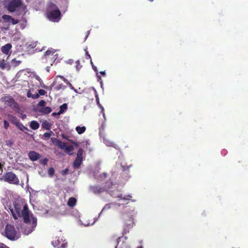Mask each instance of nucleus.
I'll list each match as a JSON object with an SVG mask.
<instances>
[{
	"instance_id": "obj_1",
	"label": "nucleus",
	"mask_w": 248,
	"mask_h": 248,
	"mask_svg": "<svg viewBox=\"0 0 248 248\" xmlns=\"http://www.w3.org/2000/svg\"><path fill=\"white\" fill-rule=\"evenodd\" d=\"M13 203L14 208L10 207L13 217L15 219H17L19 217L23 218L24 222L26 224L24 232L26 234H29L36 228L37 219L32 214H30L27 204H21V202H13Z\"/></svg>"
},
{
	"instance_id": "obj_2",
	"label": "nucleus",
	"mask_w": 248,
	"mask_h": 248,
	"mask_svg": "<svg viewBox=\"0 0 248 248\" xmlns=\"http://www.w3.org/2000/svg\"><path fill=\"white\" fill-rule=\"evenodd\" d=\"M46 14L49 20L55 21L57 19L60 18L61 12L56 4L50 2L47 4Z\"/></svg>"
},
{
	"instance_id": "obj_3",
	"label": "nucleus",
	"mask_w": 248,
	"mask_h": 248,
	"mask_svg": "<svg viewBox=\"0 0 248 248\" xmlns=\"http://www.w3.org/2000/svg\"><path fill=\"white\" fill-rule=\"evenodd\" d=\"M58 56L59 55L56 51L53 48H50L46 51L42 57V60L44 62L52 66L55 62L56 63L59 62L60 59L58 58Z\"/></svg>"
},
{
	"instance_id": "obj_4",
	"label": "nucleus",
	"mask_w": 248,
	"mask_h": 248,
	"mask_svg": "<svg viewBox=\"0 0 248 248\" xmlns=\"http://www.w3.org/2000/svg\"><path fill=\"white\" fill-rule=\"evenodd\" d=\"M5 236L11 240H15L19 238L17 231L14 225L7 224L4 229Z\"/></svg>"
},
{
	"instance_id": "obj_5",
	"label": "nucleus",
	"mask_w": 248,
	"mask_h": 248,
	"mask_svg": "<svg viewBox=\"0 0 248 248\" xmlns=\"http://www.w3.org/2000/svg\"><path fill=\"white\" fill-rule=\"evenodd\" d=\"M3 179L10 184L18 185L19 179L16 175L12 171L6 172L3 175Z\"/></svg>"
},
{
	"instance_id": "obj_6",
	"label": "nucleus",
	"mask_w": 248,
	"mask_h": 248,
	"mask_svg": "<svg viewBox=\"0 0 248 248\" xmlns=\"http://www.w3.org/2000/svg\"><path fill=\"white\" fill-rule=\"evenodd\" d=\"M2 101L4 102L5 105L13 109L18 108V105L14 98L10 96H5L1 98Z\"/></svg>"
},
{
	"instance_id": "obj_7",
	"label": "nucleus",
	"mask_w": 248,
	"mask_h": 248,
	"mask_svg": "<svg viewBox=\"0 0 248 248\" xmlns=\"http://www.w3.org/2000/svg\"><path fill=\"white\" fill-rule=\"evenodd\" d=\"M21 4V0H12L8 3L7 9L9 12H14L16 9L19 8Z\"/></svg>"
},
{
	"instance_id": "obj_8",
	"label": "nucleus",
	"mask_w": 248,
	"mask_h": 248,
	"mask_svg": "<svg viewBox=\"0 0 248 248\" xmlns=\"http://www.w3.org/2000/svg\"><path fill=\"white\" fill-rule=\"evenodd\" d=\"M52 244L56 248H66L67 243L60 237H55L52 241Z\"/></svg>"
},
{
	"instance_id": "obj_9",
	"label": "nucleus",
	"mask_w": 248,
	"mask_h": 248,
	"mask_svg": "<svg viewBox=\"0 0 248 248\" xmlns=\"http://www.w3.org/2000/svg\"><path fill=\"white\" fill-rule=\"evenodd\" d=\"M77 202H66V204H62L60 206V210L62 212L66 213L70 211L75 206Z\"/></svg>"
},
{
	"instance_id": "obj_10",
	"label": "nucleus",
	"mask_w": 248,
	"mask_h": 248,
	"mask_svg": "<svg viewBox=\"0 0 248 248\" xmlns=\"http://www.w3.org/2000/svg\"><path fill=\"white\" fill-rule=\"evenodd\" d=\"M80 221L84 226H88L94 224L95 221L94 218L89 216H84L80 219Z\"/></svg>"
},
{
	"instance_id": "obj_11",
	"label": "nucleus",
	"mask_w": 248,
	"mask_h": 248,
	"mask_svg": "<svg viewBox=\"0 0 248 248\" xmlns=\"http://www.w3.org/2000/svg\"><path fill=\"white\" fill-rule=\"evenodd\" d=\"M92 192L95 194H99L106 191V188L98 186H93L90 187Z\"/></svg>"
},
{
	"instance_id": "obj_12",
	"label": "nucleus",
	"mask_w": 248,
	"mask_h": 248,
	"mask_svg": "<svg viewBox=\"0 0 248 248\" xmlns=\"http://www.w3.org/2000/svg\"><path fill=\"white\" fill-rule=\"evenodd\" d=\"M51 141L55 145L59 147L62 149L64 150L66 147V143L65 142H62L61 140L57 138H51Z\"/></svg>"
},
{
	"instance_id": "obj_13",
	"label": "nucleus",
	"mask_w": 248,
	"mask_h": 248,
	"mask_svg": "<svg viewBox=\"0 0 248 248\" xmlns=\"http://www.w3.org/2000/svg\"><path fill=\"white\" fill-rule=\"evenodd\" d=\"M29 157L31 161H34L39 158L40 155L36 152L31 151L29 153Z\"/></svg>"
},
{
	"instance_id": "obj_14",
	"label": "nucleus",
	"mask_w": 248,
	"mask_h": 248,
	"mask_svg": "<svg viewBox=\"0 0 248 248\" xmlns=\"http://www.w3.org/2000/svg\"><path fill=\"white\" fill-rule=\"evenodd\" d=\"M11 48L12 45L8 43L1 47V51L3 54L7 55Z\"/></svg>"
},
{
	"instance_id": "obj_15",
	"label": "nucleus",
	"mask_w": 248,
	"mask_h": 248,
	"mask_svg": "<svg viewBox=\"0 0 248 248\" xmlns=\"http://www.w3.org/2000/svg\"><path fill=\"white\" fill-rule=\"evenodd\" d=\"M112 196L114 197H118V198H119L120 200H127V201H130V200H132V196H130V195H127V196H124V197H123V195L122 194H115L114 193L112 195Z\"/></svg>"
},
{
	"instance_id": "obj_16",
	"label": "nucleus",
	"mask_w": 248,
	"mask_h": 248,
	"mask_svg": "<svg viewBox=\"0 0 248 248\" xmlns=\"http://www.w3.org/2000/svg\"><path fill=\"white\" fill-rule=\"evenodd\" d=\"M104 143L108 146L112 147L116 149H119V147L117 144H115L113 142L108 140H105Z\"/></svg>"
},
{
	"instance_id": "obj_17",
	"label": "nucleus",
	"mask_w": 248,
	"mask_h": 248,
	"mask_svg": "<svg viewBox=\"0 0 248 248\" xmlns=\"http://www.w3.org/2000/svg\"><path fill=\"white\" fill-rule=\"evenodd\" d=\"M82 159H77L76 158L74 160L73 166L75 169H78L80 167L81 164H82Z\"/></svg>"
},
{
	"instance_id": "obj_18",
	"label": "nucleus",
	"mask_w": 248,
	"mask_h": 248,
	"mask_svg": "<svg viewBox=\"0 0 248 248\" xmlns=\"http://www.w3.org/2000/svg\"><path fill=\"white\" fill-rule=\"evenodd\" d=\"M30 127L33 130H37L39 127V124L37 122L32 121L31 122Z\"/></svg>"
},
{
	"instance_id": "obj_19",
	"label": "nucleus",
	"mask_w": 248,
	"mask_h": 248,
	"mask_svg": "<svg viewBox=\"0 0 248 248\" xmlns=\"http://www.w3.org/2000/svg\"><path fill=\"white\" fill-rule=\"evenodd\" d=\"M67 109V105L66 103H64L61 105L60 107V110L57 114H62L66 109Z\"/></svg>"
},
{
	"instance_id": "obj_20",
	"label": "nucleus",
	"mask_w": 248,
	"mask_h": 248,
	"mask_svg": "<svg viewBox=\"0 0 248 248\" xmlns=\"http://www.w3.org/2000/svg\"><path fill=\"white\" fill-rule=\"evenodd\" d=\"M42 127L46 130H50L51 128V124L47 121L43 122L42 124Z\"/></svg>"
},
{
	"instance_id": "obj_21",
	"label": "nucleus",
	"mask_w": 248,
	"mask_h": 248,
	"mask_svg": "<svg viewBox=\"0 0 248 248\" xmlns=\"http://www.w3.org/2000/svg\"><path fill=\"white\" fill-rule=\"evenodd\" d=\"M86 129L85 126L80 127L79 126H78L76 127V130L79 134L83 133L85 131Z\"/></svg>"
},
{
	"instance_id": "obj_22",
	"label": "nucleus",
	"mask_w": 248,
	"mask_h": 248,
	"mask_svg": "<svg viewBox=\"0 0 248 248\" xmlns=\"http://www.w3.org/2000/svg\"><path fill=\"white\" fill-rule=\"evenodd\" d=\"M65 152L69 155H72L74 150V148L72 145L67 146L66 145V147L64 148Z\"/></svg>"
},
{
	"instance_id": "obj_23",
	"label": "nucleus",
	"mask_w": 248,
	"mask_h": 248,
	"mask_svg": "<svg viewBox=\"0 0 248 248\" xmlns=\"http://www.w3.org/2000/svg\"><path fill=\"white\" fill-rule=\"evenodd\" d=\"M51 108L48 107H45L41 108V111L44 114H48L51 111Z\"/></svg>"
},
{
	"instance_id": "obj_24",
	"label": "nucleus",
	"mask_w": 248,
	"mask_h": 248,
	"mask_svg": "<svg viewBox=\"0 0 248 248\" xmlns=\"http://www.w3.org/2000/svg\"><path fill=\"white\" fill-rule=\"evenodd\" d=\"M84 153V151L82 149H79L77 153V157L76 158L77 159H81L83 160V155Z\"/></svg>"
},
{
	"instance_id": "obj_25",
	"label": "nucleus",
	"mask_w": 248,
	"mask_h": 248,
	"mask_svg": "<svg viewBox=\"0 0 248 248\" xmlns=\"http://www.w3.org/2000/svg\"><path fill=\"white\" fill-rule=\"evenodd\" d=\"M16 125L17 127L22 131H23L24 130H26L27 131H30V130L27 127H25L21 123H18L17 124H16Z\"/></svg>"
},
{
	"instance_id": "obj_26",
	"label": "nucleus",
	"mask_w": 248,
	"mask_h": 248,
	"mask_svg": "<svg viewBox=\"0 0 248 248\" xmlns=\"http://www.w3.org/2000/svg\"><path fill=\"white\" fill-rule=\"evenodd\" d=\"M21 63V61L19 60H16V59H14L11 61V63L13 66L16 67L19 65Z\"/></svg>"
},
{
	"instance_id": "obj_27",
	"label": "nucleus",
	"mask_w": 248,
	"mask_h": 248,
	"mask_svg": "<svg viewBox=\"0 0 248 248\" xmlns=\"http://www.w3.org/2000/svg\"><path fill=\"white\" fill-rule=\"evenodd\" d=\"M27 96L28 97H31L33 99H37L39 97V94L38 93L32 94L30 92H28L27 93Z\"/></svg>"
},
{
	"instance_id": "obj_28",
	"label": "nucleus",
	"mask_w": 248,
	"mask_h": 248,
	"mask_svg": "<svg viewBox=\"0 0 248 248\" xmlns=\"http://www.w3.org/2000/svg\"><path fill=\"white\" fill-rule=\"evenodd\" d=\"M81 67H82V65L80 64L79 61L77 60L76 62L75 68H76L77 71H79L81 69Z\"/></svg>"
},
{
	"instance_id": "obj_29",
	"label": "nucleus",
	"mask_w": 248,
	"mask_h": 248,
	"mask_svg": "<svg viewBox=\"0 0 248 248\" xmlns=\"http://www.w3.org/2000/svg\"><path fill=\"white\" fill-rule=\"evenodd\" d=\"M54 169L52 167L49 168L48 170V173L49 175L51 177H52L54 175Z\"/></svg>"
},
{
	"instance_id": "obj_30",
	"label": "nucleus",
	"mask_w": 248,
	"mask_h": 248,
	"mask_svg": "<svg viewBox=\"0 0 248 248\" xmlns=\"http://www.w3.org/2000/svg\"><path fill=\"white\" fill-rule=\"evenodd\" d=\"M2 18L5 20V21H10V19L11 18V16L9 15H4L2 16Z\"/></svg>"
},
{
	"instance_id": "obj_31",
	"label": "nucleus",
	"mask_w": 248,
	"mask_h": 248,
	"mask_svg": "<svg viewBox=\"0 0 248 248\" xmlns=\"http://www.w3.org/2000/svg\"><path fill=\"white\" fill-rule=\"evenodd\" d=\"M52 134H53L52 131H50V132H46L44 134L43 136L45 138L48 139L51 137Z\"/></svg>"
},
{
	"instance_id": "obj_32",
	"label": "nucleus",
	"mask_w": 248,
	"mask_h": 248,
	"mask_svg": "<svg viewBox=\"0 0 248 248\" xmlns=\"http://www.w3.org/2000/svg\"><path fill=\"white\" fill-rule=\"evenodd\" d=\"M6 67V63L3 60L2 61L0 62V68L1 69H4Z\"/></svg>"
},
{
	"instance_id": "obj_33",
	"label": "nucleus",
	"mask_w": 248,
	"mask_h": 248,
	"mask_svg": "<svg viewBox=\"0 0 248 248\" xmlns=\"http://www.w3.org/2000/svg\"><path fill=\"white\" fill-rule=\"evenodd\" d=\"M10 21H11L13 25H16L18 23L19 20L17 19H15L11 17Z\"/></svg>"
},
{
	"instance_id": "obj_34",
	"label": "nucleus",
	"mask_w": 248,
	"mask_h": 248,
	"mask_svg": "<svg viewBox=\"0 0 248 248\" xmlns=\"http://www.w3.org/2000/svg\"><path fill=\"white\" fill-rule=\"evenodd\" d=\"M46 92L45 90L43 89H40L38 91V94L41 95H44L46 93Z\"/></svg>"
},
{
	"instance_id": "obj_35",
	"label": "nucleus",
	"mask_w": 248,
	"mask_h": 248,
	"mask_svg": "<svg viewBox=\"0 0 248 248\" xmlns=\"http://www.w3.org/2000/svg\"><path fill=\"white\" fill-rule=\"evenodd\" d=\"M46 102H45V101L42 100L39 102L38 106L43 107L44 106L46 105Z\"/></svg>"
},
{
	"instance_id": "obj_36",
	"label": "nucleus",
	"mask_w": 248,
	"mask_h": 248,
	"mask_svg": "<svg viewBox=\"0 0 248 248\" xmlns=\"http://www.w3.org/2000/svg\"><path fill=\"white\" fill-rule=\"evenodd\" d=\"M4 126L5 129H7L9 126V123L6 120H4Z\"/></svg>"
},
{
	"instance_id": "obj_37",
	"label": "nucleus",
	"mask_w": 248,
	"mask_h": 248,
	"mask_svg": "<svg viewBox=\"0 0 248 248\" xmlns=\"http://www.w3.org/2000/svg\"><path fill=\"white\" fill-rule=\"evenodd\" d=\"M68 169L66 168L65 170H63L62 171V174L63 175H65L68 173Z\"/></svg>"
},
{
	"instance_id": "obj_38",
	"label": "nucleus",
	"mask_w": 248,
	"mask_h": 248,
	"mask_svg": "<svg viewBox=\"0 0 248 248\" xmlns=\"http://www.w3.org/2000/svg\"><path fill=\"white\" fill-rule=\"evenodd\" d=\"M76 199L74 197H71L69 199L68 202H76Z\"/></svg>"
},
{
	"instance_id": "obj_39",
	"label": "nucleus",
	"mask_w": 248,
	"mask_h": 248,
	"mask_svg": "<svg viewBox=\"0 0 248 248\" xmlns=\"http://www.w3.org/2000/svg\"><path fill=\"white\" fill-rule=\"evenodd\" d=\"M74 62V61L72 59H69L66 62V63L69 64H72Z\"/></svg>"
},
{
	"instance_id": "obj_40",
	"label": "nucleus",
	"mask_w": 248,
	"mask_h": 248,
	"mask_svg": "<svg viewBox=\"0 0 248 248\" xmlns=\"http://www.w3.org/2000/svg\"><path fill=\"white\" fill-rule=\"evenodd\" d=\"M62 87H64V86L62 84H59L58 86L56 87V89L57 90H59L61 89H62Z\"/></svg>"
},
{
	"instance_id": "obj_41",
	"label": "nucleus",
	"mask_w": 248,
	"mask_h": 248,
	"mask_svg": "<svg viewBox=\"0 0 248 248\" xmlns=\"http://www.w3.org/2000/svg\"><path fill=\"white\" fill-rule=\"evenodd\" d=\"M98 104H99L100 108H101L102 113H103V115L104 116V115H105V113L104 112V109L103 107L100 104H99V102L98 103Z\"/></svg>"
},
{
	"instance_id": "obj_42",
	"label": "nucleus",
	"mask_w": 248,
	"mask_h": 248,
	"mask_svg": "<svg viewBox=\"0 0 248 248\" xmlns=\"http://www.w3.org/2000/svg\"><path fill=\"white\" fill-rule=\"evenodd\" d=\"M91 63L92 64V66H93V69L94 70V71L95 72H97V68L96 66H94L93 65V62H92V60H91Z\"/></svg>"
},
{
	"instance_id": "obj_43",
	"label": "nucleus",
	"mask_w": 248,
	"mask_h": 248,
	"mask_svg": "<svg viewBox=\"0 0 248 248\" xmlns=\"http://www.w3.org/2000/svg\"><path fill=\"white\" fill-rule=\"evenodd\" d=\"M47 159L46 158H45L42 161V164H44V165H46V164L47 162Z\"/></svg>"
},
{
	"instance_id": "obj_44",
	"label": "nucleus",
	"mask_w": 248,
	"mask_h": 248,
	"mask_svg": "<svg viewBox=\"0 0 248 248\" xmlns=\"http://www.w3.org/2000/svg\"><path fill=\"white\" fill-rule=\"evenodd\" d=\"M3 167V165L0 163V173H1L2 171V169Z\"/></svg>"
},
{
	"instance_id": "obj_45",
	"label": "nucleus",
	"mask_w": 248,
	"mask_h": 248,
	"mask_svg": "<svg viewBox=\"0 0 248 248\" xmlns=\"http://www.w3.org/2000/svg\"><path fill=\"white\" fill-rule=\"evenodd\" d=\"M110 204H108L105 205V206L104 207L103 210H105L107 208H109L110 207Z\"/></svg>"
},
{
	"instance_id": "obj_46",
	"label": "nucleus",
	"mask_w": 248,
	"mask_h": 248,
	"mask_svg": "<svg viewBox=\"0 0 248 248\" xmlns=\"http://www.w3.org/2000/svg\"><path fill=\"white\" fill-rule=\"evenodd\" d=\"M100 73L103 76H106V73L105 71H101L100 72Z\"/></svg>"
},
{
	"instance_id": "obj_47",
	"label": "nucleus",
	"mask_w": 248,
	"mask_h": 248,
	"mask_svg": "<svg viewBox=\"0 0 248 248\" xmlns=\"http://www.w3.org/2000/svg\"><path fill=\"white\" fill-rule=\"evenodd\" d=\"M86 57H87L88 58L91 59L90 55L88 53V52L87 51L86 52Z\"/></svg>"
},
{
	"instance_id": "obj_48",
	"label": "nucleus",
	"mask_w": 248,
	"mask_h": 248,
	"mask_svg": "<svg viewBox=\"0 0 248 248\" xmlns=\"http://www.w3.org/2000/svg\"><path fill=\"white\" fill-rule=\"evenodd\" d=\"M60 114H57V112H53L52 113V116H56V115H59Z\"/></svg>"
},
{
	"instance_id": "obj_49",
	"label": "nucleus",
	"mask_w": 248,
	"mask_h": 248,
	"mask_svg": "<svg viewBox=\"0 0 248 248\" xmlns=\"http://www.w3.org/2000/svg\"><path fill=\"white\" fill-rule=\"evenodd\" d=\"M102 175H103V176L105 177V178H106L107 176V173H103L102 174Z\"/></svg>"
},
{
	"instance_id": "obj_50",
	"label": "nucleus",
	"mask_w": 248,
	"mask_h": 248,
	"mask_svg": "<svg viewBox=\"0 0 248 248\" xmlns=\"http://www.w3.org/2000/svg\"><path fill=\"white\" fill-rule=\"evenodd\" d=\"M0 248H9L7 246L4 245L3 246L1 247Z\"/></svg>"
},
{
	"instance_id": "obj_51",
	"label": "nucleus",
	"mask_w": 248,
	"mask_h": 248,
	"mask_svg": "<svg viewBox=\"0 0 248 248\" xmlns=\"http://www.w3.org/2000/svg\"><path fill=\"white\" fill-rule=\"evenodd\" d=\"M36 79L38 80H39L40 79V78H39V76H36Z\"/></svg>"
},
{
	"instance_id": "obj_52",
	"label": "nucleus",
	"mask_w": 248,
	"mask_h": 248,
	"mask_svg": "<svg viewBox=\"0 0 248 248\" xmlns=\"http://www.w3.org/2000/svg\"><path fill=\"white\" fill-rule=\"evenodd\" d=\"M69 85H70V86L71 87L72 89H73V87H72V84L69 83Z\"/></svg>"
}]
</instances>
